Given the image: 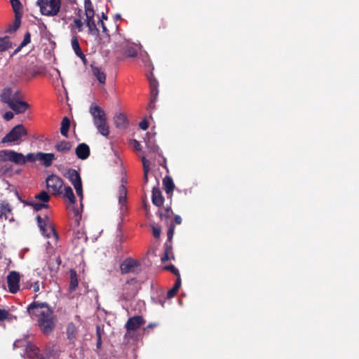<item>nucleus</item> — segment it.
Returning a JSON list of instances; mask_svg holds the SVG:
<instances>
[{
	"mask_svg": "<svg viewBox=\"0 0 359 359\" xmlns=\"http://www.w3.org/2000/svg\"><path fill=\"white\" fill-rule=\"evenodd\" d=\"M33 290L35 292H37L38 291H39V282H36L34 283V284L33 285Z\"/></svg>",
	"mask_w": 359,
	"mask_h": 359,
	"instance_id": "52",
	"label": "nucleus"
},
{
	"mask_svg": "<svg viewBox=\"0 0 359 359\" xmlns=\"http://www.w3.org/2000/svg\"><path fill=\"white\" fill-rule=\"evenodd\" d=\"M72 45H79V41L76 37L74 36L72 39Z\"/></svg>",
	"mask_w": 359,
	"mask_h": 359,
	"instance_id": "54",
	"label": "nucleus"
},
{
	"mask_svg": "<svg viewBox=\"0 0 359 359\" xmlns=\"http://www.w3.org/2000/svg\"><path fill=\"white\" fill-rule=\"evenodd\" d=\"M139 126L141 129L145 130L148 128L149 124L146 120H143L140 123Z\"/></svg>",
	"mask_w": 359,
	"mask_h": 359,
	"instance_id": "49",
	"label": "nucleus"
},
{
	"mask_svg": "<svg viewBox=\"0 0 359 359\" xmlns=\"http://www.w3.org/2000/svg\"><path fill=\"white\" fill-rule=\"evenodd\" d=\"M36 5L39 7L42 15L46 16L56 15L61 7L60 0H37Z\"/></svg>",
	"mask_w": 359,
	"mask_h": 359,
	"instance_id": "3",
	"label": "nucleus"
},
{
	"mask_svg": "<svg viewBox=\"0 0 359 359\" xmlns=\"http://www.w3.org/2000/svg\"><path fill=\"white\" fill-rule=\"evenodd\" d=\"M36 219L39 227L40 228L43 235L46 237H50L51 235L57 236L55 230L53 225L49 222L48 217L46 216L44 218H42L38 215Z\"/></svg>",
	"mask_w": 359,
	"mask_h": 359,
	"instance_id": "10",
	"label": "nucleus"
},
{
	"mask_svg": "<svg viewBox=\"0 0 359 359\" xmlns=\"http://www.w3.org/2000/svg\"><path fill=\"white\" fill-rule=\"evenodd\" d=\"M20 274L16 271H11L7 276V284L10 292L15 294L20 289Z\"/></svg>",
	"mask_w": 359,
	"mask_h": 359,
	"instance_id": "11",
	"label": "nucleus"
},
{
	"mask_svg": "<svg viewBox=\"0 0 359 359\" xmlns=\"http://www.w3.org/2000/svg\"><path fill=\"white\" fill-rule=\"evenodd\" d=\"M57 262L58 264H60L61 263V260H60V257H58L57 259Z\"/></svg>",
	"mask_w": 359,
	"mask_h": 359,
	"instance_id": "63",
	"label": "nucleus"
},
{
	"mask_svg": "<svg viewBox=\"0 0 359 359\" xmlns=\"http://www.w3.org/2000/svg\"><path fill=\"white\" fill-rule=\"evenodd\" d=\"M27 312L38 321L43 333L49 334L53 331L55 327L53 312L47 304L34 302L28 306Z\"/></svg>",
	"mask_w": 359,
	"mask_h": 359,
	"instance_id": "1",
	"label": "nucleus"
},
{
	"mask_svg": "<svg viewBox=\"0 0 359 359\" xmlns=\"http://www.w3.org/2000/svg\"><path fill=\"white\" fill-rule=\"evenodd\" d=\"M168 260V256L167 254H165L163 257H161V261L163 262H165Z\"/></svg>",
	"mask_w": 359,
	"mask_h": 359,
	"instance_id": "57",
	"label": "nucleus"
},
{
	"mask_svg": "<svg viewBox=\"0 0 359 359\" xmlns=\"http://www.w3.org/2000/svg\"><path fill=\"white\" fill-rule=\"evenodd\" d=\"M151 88V99L156 100V97H157V95L158 93V88H154V89L153 88Z\"/></svg>",
	"mask_w": 359,
	"mask_h": 359,
	"instance_id": "47",
	"label": "nucleus"
},
{
	"mask_svg": "<svg viewBox=\"0 0 359 359\" xmlns=\"http://www.w3.org/2000/svg\"><path fill=\"white\" fill-rule=\"evenodd\" d=\"M131 144L133 145V147L137 150V151H140L141 150V146H140V142L136 140H133L131 141Z\"/></svg>",
	"mask_w": 359,
	"mask_h": 359,
	"instance_id": "45",
	"label": "nucleus"
},
{
	"mask_svg": "<svg viewBox=\"0 0 359 359\" xmlns=\"http://www.w3.org/2000/svg\"><path fill=\"white\" fill-rule=\"evenodd\" d=\"M91 72L93 76L97 80L100 86H104L106 83V74L101 67L95 66L94 64L90 65Z\"/></svg>",
	"mask_w": 359,
	"mask_h": 359,
	"instance_id": "14",
	"label": "nucleus"
},
{
	"mask_svg": "<svg viewBox=\"0 0 359 359\" xmlns=\"http://www.w3.org/2000/svg\"><path fill=\"white\" fill-rule=\"evenodd\" d=\"M97 334H98L97 346H99L101 344V337H100L99 332H97Z\"/></svg>",
	"mask_w": 359,
	"mask_h": 359,
	"instance_id": "58",
	"label": "nucleus"
},
{
	"mask_svg": "<svg viewBox=\"0 0 359 359\" xmlns=\"http://www.w3.org/2000/svg\"><path fill=\"white\" fill-rule=\"evenodd\" d=\"M31 42L30 34L29 33L26 34L24 38V40L22 41L20 45H27Z\"/></svg>",
	"mask_w": 359,
	"mask_h": 359,
	"instance_id": "46",
	"label": "nucleus"
},
{
	"mask_svg": "<svg viewBox=\"0 0 359 359\" xmlns=\"http://www.w3.org/2000/svg\"><path fill=\"white\" fill-rule=\"evenodd\" d=\"M114 122L116 127H124L126 122V118L123 114H119L116 116Z\"/></svg>",
	"mask_w": 359,
	"mask_h": 359,
	"instance_id": "32",
	"label": "nucleus"
},
{
	"mask_svg": "<svg viewBox=\"0 0 359 359\" xmlns=\"http://www.w3.org/2000/svg\"><path fill=\"white\" fill-rule=\"evenodd\" d=\"M73 48L75 54L81 59L83 64L86 66L88 60L84 52L81 49V46H73Z\"/></svg>",
	"mask_w": 359,
	"mask_h": 359,
	"instance_id": "28",
	"label": "nucleus"
},
{
	"mask_svg": "<svg viewBox=\"0 0 359 359\" xmlns=\"http://www.w3.org/2000/svg\"><path fill=\"white\" fill-rule=\"evenodd\" d=\"M57 74L60 75V71L57 69Z\"/></svg>",
	"mask_w": 359,
	"mask_h": 359,
	"instance_id": "64",
	"label": "nucleus"
},
{
	"mask_svg": "<svg viewBox=\"0 0 359 359\" xmlns=\"http://www.w3.org/2000/svg\"><path fill=\"white\" fill-rule=\"evenodd\" d=\"M118 194V202L121 205H123L126 201V189L123 185L119 187Z\"/></svg>",
	"mask_w": 359,
	"mask_h": 359,
	"instance_id": "29",
	"label": "nucleus"
},
{
	"mask_svg": "<svg viewBox=\"0 0 359 359\" xmlns=\"http://www.w3.org/2000/svg\"><path fill=\"white\" fill-rule=\"evenodd\" d=\"M26 204L32 206L36 211L41 210L43 208H47L48 207V205L46 203L35 201L27 202Z\"/></svg>",
	"mask_w": 359,
	"mask_h": 359,
	"instance_id": "27",
	"label": "nucleus"
},
{
	"mask_svg": "<svg viewBox=\"0 0 359 359\" xmlns=\"http://www.w3.org/2000/svg\"><path fill=\"white\" fill-rule=\"evenodd\" d=\"M1 101L7 104L16 114L24 113L29 105L22 101V95L19 90H14L11 88H4L0 95Z\"/></svg>",
	"mask_w": 359,
	"mask_h": 359,
	"instance_id": "2",
	"label": "nucleus"
},
{
	"mask_svg": "<svg viewBox=\"0 0 359 359\" xmlns=\"http://www.w3.org/2000/svg\"><path fill=\"white\" fill-rule=\"evenodd\" d=\"M11 4L15 15H17L22 9V4L20 1L19 0H11Z\"/></svg>",
	"mask_w": 359,
	"mask_h": 359,
	"instance_id": "35",
	"label": "nucleus"
},
{
	"mask_svg": "<svg viewBox=\"0 0 359 359\" xmlns=\"http://www.w3.org/2000/svg\"><path fill=\"white\" fill-rule=\"evenodd\" d=\"M153 235L155 238H158L161 235V230L159 228L153 226Z\"/></svg>",
	"mask_w": 359,
	"mask_h": 359,
	"instance_id": "50",
	"label": "nucleus"
},
{
	"mask_svg": "<svg viewBox=\"0 0 359 359\" xmlns=\"http://www.w3.org/2000/svg\"><path fill=\"white\" fill-rule=\"evenodd\" d=\"M63 176L68 179L74 187L76 194L83 199V189L81 179L79 172L74 169H68L64 172Z\"/></svg>",
	"mask_w": 359,
	"mask_h": 359,
	"instance_id": "5",
	"label": "nucleus"
},
{
	"mask_svg": "<svg viewBox=\"0 0 359 359\" xmlns=\"http://www.w3.org/2000/svg\"><path fill=\"white\" fill-rule=\"evenodd\" d=\"M70 127V121L67 117H64L61 122L60 133L65 137H68V131Z\"/></svg>",
	"mask_w": 359,
	"mask_h": 359,
	"instance_id": "25",
	"label": "nucleus"
},
{
	"mask_svg": "<svg viewBox=\"0 0 359 359\" xmlns=\"http://www.w3.org/2000/svg\"><path fill=\"white\" fill-rule=\"evenodd\" d=\"M159 215H160V217H161V219H163V217H167V216H166V215L163 214V213H161V212H160Z\"/></svg>",
	"mask_w": 359,
	"mask_h": 359,
	"instance_id": "61",
	"label": "nucleus"
},
{
	"mask_svg": "<svg viewBox=\"0 0 359 359\" xmlns=\"http://www.w3.org/2000/svg\"><path fill=\"white\" fill-rule=\"evenodd\" d=\"M180 285H181V280H180V278L178 277L174 287L171 290H170L167 293V296L168 298H172L175 295V294L177 293V290H179V288L180 287Z\"/></svg>",
	"mask_w": 359,
	"mask_h": 359,
	"instance_id": "31",
	"label": "nucleus"
},
{
	"mask_svg": "<svg viewBox=\"0 0 359 359\" xmlns=\"http://www.w3.org/2000/svg\"><path fill=\"white\" fill-rule=\"evenodd\" d=\"M98 23L101 24V25L102 27V32H103V34H104V32H106V27H104L103 22L99 20Z\"/></svg>",
	"mask_w": 359,
	"mask_h": 359,
	"instance_id": "56",
	"label": "nucleus"
},
{
	"mask_svg": "<svg viewBox=\"0 0 359 359\" xmlns=\"http://www.w3.org/2000/svg\"><path fill=\"white\" fill-rule=\"evenodd\" d=\"M104 37V36H101V38H100V39H101V41H100V42H101V43H106V42H107L105 40H104V39H103Z\"/></svg>",
	"mask_w": 359,
	"mask_h": 359,
	"instance_id": "62",
	"label": "nucleus"
},
{
	"mask_svg": "<svg viewBox=\"0 0 359 359\" xmlns=\"http://www.w3.org/2000/svg\"><path fill=\"white\" fill-rule=\"evenodd\" d=\"M25 164L27 161L33 162L37 160L36 154L29 153L26 156H24Z\"/></svg>",
	"mask_w": 359,
	"mask_h": 359,
	"instance_id": "38",
	"label": "nucleus"
},
{
	"mask_svg": "<svg viewBox=\"0 0 359 359\" xmlns=\"http://www.w3.org/2000/svg\"><path fill=\"white\" fill-rule=\"evenodd\" d=\"M141 57H142V60L143 62L145 64V65H147L148 67H151V69H154V67H153L152 64L151 63L150 60L149 59V57L147 56V53H144V55H142L141 53Z\"/></svg>",
	"mask_w": 359,
	"mask_h": 359,
	"instance_id": "39",
	"label": "nucleus"
},
{
	"mask_svg": "<svg viewBox=\"0 0 359 359\" xmlns=\"http://www.w3.org/2000/svg\"><path fill=\"white\" fill-rule=\"evenodd\" d=\"M125 48L122 50L126 57H135L137 55V51L134 46H123Z\"/></svg>",
	"mask_w": 359,
	"mask_h": 359,
	"instance_id": "30",
	"label": "nucleus"
},
{
	"mask_svg": "<svg viewBox=\"0 0 359 359\" xmlns=\"http://www.w3.org/2000/svg\"><path fill=\"white\" fill-rule=\"evenodd\" d=\"M98 132L103 136L107 137L109 134V128L107 121V117L94 123Z\"/></svg>",
	"mask_w": 359,
	"mask_h": 359,
	"instance_id": "17",
	"label": "nucleus"
},
{
	"mask_svg": "<svg viewBox=\"0 0 359 359\" xmlns=\"http://www.w3.org/2000/svg\"><path fill=\"white\" fill-rule=\"evenodd\" d=\"M83 26V23L79 19H75L74 20L72 27L73 28L77 29L79 30H81V27Z\"/></svg>",
	"mask_w": 359,
	"mask_h": 359,
	"instance_id": "41",
	"label": "nucleus"
},
{
	"mask_svg": "<svg viewBox=\"0 0 359 359\" xmlns=\"http://www.w3.org/2000/svg\"><path fill=\"white\" fill-rule=\"evenodd\" d=\"M22 47H23V46H18V48H16V49L15 50V51H14L13 54H15V53H18V52L21 50V48H22Z\"/></svg>",
	"mask_w": 359,
	"mask_h": 359,
	"instance_id": "60",
	"label": "nucleus"
},
{
	"mask_svg": "<svg viewBox=\"0 0 359 359\" xmlns=\"http://www.w3.org/2000/svg\"><path fill=\"white\" fill-rule=\"evenodd\" d=\"M137 266L138 262L136 260L128 258L121 263L120 269L122 273H128L134 272Z\"/></svg>",
	"mask_w": 359,
	"mask_h": 359,
	"instance_id": "13",
	"label": "nucleus"
},
{
	"mask_svg": "<svg viewBox=\"0 0 359 359\" xmlns=\"http://www.w3.org/2000/svg\"><path fill=\"white\" fill-rule=\"evenodd\" d=\"M75 153L79 158L85 160L90 155V148L86 144L81 143L76 148Z\"/></svg>",
	"mask_w": 359,
	"mask_h": 359,
	"instance_id": "16",
	"label": "nucleus"
},
{
	"mask_svg": "<svg viewBox=\"0 0 359 359\" xmlns=\"http://www.w3.org/2000/svg\"><path fill=\"white\" fill-rule=\"evenodd\" d=\"M0 161L3 162L11 161L17 165H24V155L13 150H1Z\"/></svg>",
	"mask_w": 359,
	"mask_h": 359,
	"instance_id": "6",
	"label": "nucleus"
},
{
	"mask_svg": "<svg viewBox=\"0 0 359 359\" xmlns=\"http://www.w3.org/2000/svg\"><path fill=\"white\" fill-rule=\"evenodd\" d=\"M174 233V226H171L168 231V238L170 240L173 236Z\"/></svg>",
	"mask_w": 359,
	"mask_h": 359,
	"instance_id": "51",
	"label": "nucleus"
},
{
	"mask_svg": "<svg viewBox=\"0 0 359 359\" xmlns=\"http://www.w3.org/2000/svg\"><path fill=\"white\" fill-rule=\"evenodd\" d=\"M145 142H146L147 149L149 151V152H151V151L156 152L158 151V146L156 145L153 142H151L150 140H148V141L145 140Z\"/></svg>",
	"mask_w": 359,
	"mask_h": 359,
	"instance_id": "37",
	"label": "nucleus"
},
{
	"mask_svg": "<svg viewBox=\"0 0 359 359\" xmlns=\"http://www.w3.org/2000/svg\"><path fill=\"white\" fill-rule=\"evenodd\" d=\"M37 160L46 167L50 166L53 161L55 159V155L52 153H42L38 152L36 154Z\"/></svg>",
	"mask_w": 359,
	"mask_h": 359,
	"instance_id": "15",
	"label": "nucleus"
},
{
	"mask_svg": "<svg viewBox=\"0 0 359 359\" xmlns=\"http://www.w3.org/2000/svg\"><path fill=\"white\" fill-rule=\"evenodd\" d=\"M46 187L48 191L53 195L61 194L63 187V180L55 175H50L46 178Z\"/></svg>",
	"mask_w": 359,
	"mask_h": 359,
	"instance_id": "7",
	"label": "nucleus"
},
{
	"mask_svg": "<svg viewBox=\"0 0 359 359\" xmlns=\"http://www.w3.org/2000/svg\"><path fill=\"white\" fill-rule=\"evenodd\" d=\"M85 12L86 15V23L89 30L93 35H96L98 30L94 20L95 12L90 0L85 1Z\"/></svg>",
	"mask_w": 359,
	"mask_h": 359,
	"instance_id": "8",
	"label": "nucleus"
},
{
	"mask_svg": "<svg viewBox=\"0 0 359 359\" xmlns=\"http://www.w3.org/2000/svg\"><path fill=\"white\" fill-rule=\"evenodd\" d=\"M13 116H14V114L12 111H7L4 114V118L6 121H9V120L12 119L13 118Z\"/></svg>",
	"mask_w": 359,
	"mask_h": 359,
	"instance_id": "48",
	"label": "nucleus"
},
{
	"mask_svg": "<svg viewBox=\"0 0 359 359\" xmlns=\"http://www.w3.org/2000/svg\"><path fill=\"white\" fill-rule=\"evenodd\" d=\"M175 222L177 224H180L182 223V218L179 215H176L175 217Z\"/></svg>",
	"mask_w": 359,
	"mask_h": 359,
	"instance_id": "53",
	"label": "nucleus"
},
{
	"mask_svg": "<svg viewBox=\"0 0 359 359\" xmlns=\"http://www.w3.org/2000/svg\"><path fill=\"white\" fill-rule=\"evenodd\" d=\"M142 161L143 164V168H144V178L145 181L147 180V175L150 168V163L148 160H147L145 156H142Z\"/></svg>",
	"mask_w": 359,
	"mask_h": 359,
	"instance_id": "33",
	"label": "nucleus"
},
{
	"mask_svg": "<svg viewBox=\"0 0 359 359\" xmlns=\"http://www.w3.org/2000/svg\"><path fill=\"white\" fill-rule=\"evenodd\" d=\"M156 100L155 99H151V102L149 104V108L151 109H154L155 105H154V102H155Z\"/></svg>",
	"mask_w": 359,
	"mask_h": 359,
	"instance_id": "55",
	"label": "nucleus"
},
{
	"mask_svg": "<svg viewBox=\"0 0 359 359\" xmlns=\"http://www.w3.org/2000/svg\"><path fill=\"white\" fill-rule=\"evenodd\" d=\"M76 328L73 323H69L67 328V334L68 339L73 341L76 338Z\"/></svg>",
	"mask_w": 359,
	"mask_h": 359,
	"instance_id": "26",
	"label": "nucleus"
},
{
	"mask_svg": "<svg viewBox=\"0 0 359 359\" xmlns=\"http://www.w3.org/2000/svg\"><path fill=\"white\" fill-rule=\"evenodd\" d=\"M20 25V21L17 18L15 20V22L13 25H10L8 29H6V32H13L16 31Z\"/></svg>",
	"mask_w": 359,
	"mask_h": 359,
	"instance_id": "36",
	"label": "nucleus"
},
{
	"mask_svg": "<svg viewBox=\"0 0 359 359\" xmlns=\"http://www.w3.org/2000/svg\"><path fill=\"white\" fill-rule=\"evenodd\" d=\"M8 316V312L6 310L0 309V321L5 320Z\"/></svg>",
	"mask_w": 359,
	"mask_h": 359,
	"instance_id": "44",
	"label": "nucleus"
},
{
	"mask_svg": "<svg viewBox=\"0 0 359 359\" xmlns=\"http://www.w3.org/2000/svg\"><path fill=\"white\" fill-rule=\"evenodd\" d=\"M70 273V284H69V290L70 292H74L76 290L78 286V278L77 274L75 270L71 269L69 271Z\"/></svg>",
	"mask_w": 359,
	"mask_h": 359,
	"instance_id": "23",
	"label": "nucleus"
},
{
	"mask_svg": "<svg viewBox=\"0 0 359 359\" xmlns=\"http://www.w3.org/2000/svg\"><path fill=\"white\" fill-rule=\"evenodd\" d=\"M163 184L164 189H165L166 194L168 195H169L170 194H172V192L175 188V185H174L172 178L170 177H165L163 179Z\"/></svg>",
	"mask_w": 359,
	"mask_h": 359,
	"instance_id": "24",
	"label": "nucleus"
},
{
	"mask_svg": "<svg viewBox=\"0 0 359 359\" xmlns=\"http://www.w3.org/2000/svg\"><path fill=\"white\" fill-rule=\"evenodd\" d=\"M10 43V38L8 36L0 37V45H8Z\"/></svg>",
	"mask_w": 359,
	"mask_h": 359,
	"instance_id": "42",
	"label": "nucleus"
},
{
	"mask_svg": "<svg viewBox=\"0 0 359 359\" xmlns=\"http://www.w3.org/2000/svg\"><path fill=\"white\" fill-rule=\"evenodd\" d=\"M166 269L172 271L175 275L180 277L179 270L175 266L170 265L166 267Z\"/></svg>",
	"mask_w": 359,
	"mask_h": 359,
	"instance_id": "43",
	"label": "nucleus"
},
{
	"mask_svg": "<svg viewBox=\"0 0 359 359\" xmlns=\"http://www.w3.org/2000/svg\"><path fill=\"white\" fill-rule=\"evenodd\" d=\"M152 203L156 206H161L163 204L164 198L159 188L154 187L151 196Z\"/></svg>",
	"mask_w": 359,
	"mask_h": 359,
	"instance_id": "20",
	"label": "nucleus"
},
{
	"mask_svg": "<svg viewBox=\"0 0 359 359\" xmlns=\"http://www.w3.org/2000/svg\"><path fill=\"white\" fill-rule=\"evenodd\" d=\"M11 207L8 203H2L0 206V219L11 220Z\"/></svg>",
	"mask_w": 359,
	"mask_h": 359,
	"instance_id": "21",
	"label": "nucleus"
},
{
	"mask_svg": "<svg viewBox=\"0 0 359 359\" xmlns=\"http://www.w3.org/2000/svg\"><path fill=\"white\" fill-rule=\"evenodd\" d=\"M72 145L69 142L61 141L55 144V149L62 154H66L72 149Z\"/></svg>",
	"mask_w": 359,
	"mask_h": 359,
	"instance_id": "22",
	"label": "nucleus"
},
{
	"mask_svg": "<svg viewBox=\"0 0 359 359\" xmlns=\"http://www.w3.org/2000/svg\"><path fill=\"white\" fill-rule=\"evenodd\" d=\"M89 112L93 118V123L106 118L105 111L94 102L90 104Z\"/></svg>",
	"mask_w": 359,
	"mask_h": 359,
	"instance_id": "12",
	"label": "nucleus"
},
{
	"mask_svg": "<svg viewBox=\"0 0 359 359\" xmlns=\"http://www.w3.org/2000/svg\"><path fill=\"white\" fill-rule=\"evenodd\" d=\"M121 297L124 300H130L133 298L137 292V285L135 279H130L123 286Z\"/></svg>",
	"mask_w": 359,
	"mask_h": 359,
	"instance_id": "9",
	"label": "nucleus"
},
{
	"mask_svg": "<svg viewBox=\"0 0 359 359\" xmlns=\"http://www.w3.org/2000/svg\"><path fill=\"white\" fill-rule=\"evenodd\" d=\"M144 321L142 317L135 316L128 319L126 323V328L128 330H135L138 329Z\"/></svg>",
	"mask_w": 359,
	"mask_h": 359,
	"instance_id": "18",
	"label": "nucleus"
},
{
	"mask_svg": "<svg viewBox=\"0 0 359 359\" xmlns=\"http://www.w3.org/2000/svg\"><path fill=\"white\" fill-rule=\"evenodd\" d=\"M35 199L41 201V202L47 204L50 200V196L46 191H42L35 196Z\"/></svg>",
	"mask_w": 359,
	"mask_h": 359,
	"instance_id": "34",
	"label": "nucleus"
},
{
	"mask_svg": "<svg viewBox=\"0 0 359 359\" xmlns=\"http://www.w3.org/2000/svg\"><path fill=\"white\" fill-rule=\"evenodd\" d=\"M8 46H0V52H4L7 50Z\"/></svg>",
	"mask_w": 359,
	"mask_h": 359,
	"instance_id": "59",
	"label": "nucleus"
},
{
	"mask_svg": "<svg viewBox=\"0 0 359 359\" xmlns=\"http://www.w3.org/2000/svg\"><path fill=\"white\" fill-rule=\"evenodd\" d=\"M152 76H153V74H152V72H151L150 76H149L150 88H153L154 89V88H157L158 82L156 80V79L152 78Z\"/></svg>",
	"mask_w": 359,
	"mask_h": 359,
	"instance_id": "40",
	"label": "nucleus"
},
{
	"mask_svg": "<svg viewBox=\"0 0 359 359\" xmlns=\"http://www.w3.org/2000/svg\"><path fill=\"white\" fill-rule=\"evenodd\" d=\"M57 196H60L67 199L71 204L75 203V196L72 189L69 186H65L64 184L61 190V194H58Z\"/></svg>",
	"mask_w": 359,
	"mask_h": 359,
	"instance_id": "19",
	"label": "nucleus"
},
{
	"mask_svg": "<svg viewBox=\"0 0 359 359\" xmlns=\"http://www.w3.org/2000/svg\"><path fill=\"white\" fill-rule=\"evenodd\" d=\"M27 135L25 128L21 125L15 126L2 140L1 143L20 144L23 138Z\"/></svg>",
	"mask_w": 359,
	"mask_h": 359,
	"instance_id": "4",
	"label": "nucleus"
}]
</instances>
